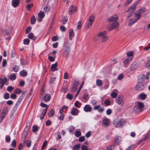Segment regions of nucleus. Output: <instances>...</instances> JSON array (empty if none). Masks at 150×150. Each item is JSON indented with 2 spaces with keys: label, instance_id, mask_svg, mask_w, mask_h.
I'll return each mask as SVG.
<instances>
[{
  "label": "nucleus",
  "instance_id": "nucleus-1",
  "mask_svg": "<svg viewBox=\"0 0 150 150\" xmlns=\"http://www.w3.org/2000/svg\"><path fill=\"white\" fill-rule=\"evenodd\" d=\"M71 44L69 42H66L64 44L63 50V54L66 58L69 56L71 51Z\"/></svg>",
  "mask_w": 150,
  "mask_h": 150
},
{
  "label": "nucleus",
  "instance_id": "nucleus-2",
  "mask_svg": "<svg viewBox=\"0 0 150 150\" xmlns=\"http://www.w3.org/2000/svg\"><path fill=\"white\" fill-rule=\"evenodd\" d=\"M146 86V84L143 81H139L136 84L135 88L137 91L144 89Z\"/></svg>",
  "mask_w": 150,
  "mask_h": 150
},
{
  "label": "nucleus",
  "instance_id": "nucleus-3",
  "mask_svg": "<svg viewBox=\"0 0 150 150\" xmlns=\"http://www.w3.org/2000/svg\"><path fill=\"white\" fill-rule=\"evenodd\" d=\"M116 101L119 105L123 106L124 104V100L123 96L122 95H119L116 98Z\"/></svg>",
  "mask_w": 150,
  "mask_h": 150
},
{
  "label": "nucleus",
  "instance_id": "nucleus-4",
  "mask_svg": "<svg viewBox=\"0 0 150 150\" xmlns=\"http://www.w3.org/2000/svg\"><path fill=\"white\" fill-rule=\"evenodd\" d=\"M119 24L117 22H110L108 26L109 27L110 30H112L117 27Z\"/></svg>",
  "mask_w": 150,
  "mask_h": 150
},
{
  "label": "nucleus",
  "instance_id": "nucleus-5",
  "mask_svg": "<svg viewBox=\"0 0 150 150\" xmlns=\"http://www.w3.org/2000/svg\"><path fill=\"white\" fill-rule=\"evenodd\" d=\"M77 8L76 6H75L71 5L69 11V14L70 15L74 13L76 11Z\"/></svg>",
  "mask_w": 150,
  "mask_h": 150
},
{
  "label": "nucleus",
  "instance_id": "nucleus-6",
  "mask_svg": "<svg viewBox=\"0 0 150 150\" xmlns=\"http://www.w3.org/2000/svg\"><path fill=\"white\" fill-rule=\"evenodd\" d=\"M118 17L117 14H115L113 16H111L108 19L110 22H117V20L118 19Z\"/></svg>",
  "mask_w": 150,
  "mask_h": 150
},
{
  "label": "nucleus",
  "instance_id": "nucleus-7",
  "mask_svg": "<svg viewBox=\"0 0 150 150\" xmlns=\"http://www.w3.org/2000/svg\"><path fill=\"white\" fill-rule=\"evenodd\" d=\"M125 120L123 119L120 120L116 125V127H119L124 126L125 124Z\"/></svg>",
  "mask_w": 150,
  "mask_h": 150
},
{
  "label": "nucleus",
  "instance_id": "nucleus-8",
  "mask_svg": "<svg viewBox=\"0 0 150 150\" xmlns=\"http://www.w3.org/2000/svg\"><path fill=\"white\" fill-rule=\"evenodd\" d=\"M79 82L76 81H74V85L71 89V91L72 92H74L77 90V88L76 87L79 85Z\"/></svg>",
  "mask_w": 150,
  "mask_h": 150
},
{
  "label": "nucleus",
  "instance_id": "nucleus-9",
  "mask_svg": "<svg viewBox=\"0 0 150 150\" xmlns=\"http://www.w3.org/2000/svg\"><path fill=\"white\" fill-rule=\"evenodd\" d=\"M92 108L89 105H86L83 108L84 110L86 112H90L92 111Z\"/></svg>",
  "mask_w": 150,
  "mask_h": 150
},
{
  "label": "nucleus",
  "instance_id": "nucleus-10",
  "mask_svg": "<svg viewBox=\"0 0 150 150\" xmlns=\"http://www.w3.org/2000/svg\"><path fill=\"white\" fill-rule=\"evenodd\" d=\"M19 0H13L12 2V6L14 7L18 6L19 3Z\"/></svg>",
  "mask_w": 150,
  "mask_h": 150
},
{
  "label": "nucleus",
  "instance_id": "nucleus-11",
  "mask_svg": "<svg viewBox=\"0 0 150 150\" xmlns=\"http://www.w3.org/2000/svg\"><path fill=\"white\" fill-rule=\"evenodd\" d=\"M0 83L1 84V88H2L5 83H6L7 81V79L6 77H4L3 79H2L0 78Z\"/></svg>",
  "mask_w": 150,
  "mask_h": 150
},
{
  "label": "nucleus",
  "instance_id": "nucleus-12",
  "mask_svg": "<svg viewBox=\"0 0 150 150\" xmlns=\"http://www.w3.org/2000/svg\"><path fill=\"white\" fill-rule=\"evenodd\" d=\"M106 32L104 31L98 33V36L100 38H103L106 35Z\"/></svg>",
  "mask_w": 150,
  "mask_h": 150
},
{
  "label": "nucleus",
  "instance_id": "nucleus-13",
  "mask_svg": "<svg viewBox=\"0 0 150 150\" xmlns=\"http://www.w3.org/2000/svg\"><path fill=\"white\" fill-rule=\"evenodd\" d=\"M114 140L115 145H118L119 143L120 142L121 137L118 136H117L114 138Z\"/></svg>",
  "mask_w": 150,
  "mask_h": 150
},
{
  "label": "nucleus",
  "instance_id": "nucleus-14",
  "mask_svg": "<svg viewBox=\"0 0 150 150\" xmlns=\"http://www.w3.org/2000/svg\"><path fill=\"white\" fill-rule=\"evenodd\" d=\"M103 125L105 126H108L110 124V121L108 119L105 118L103 119Z\"/></svg>",
  "mask_w": 150,
  "mask_h": 150
},
{
  "label": "nucleus",
  "instance_id": "nucleus-15",
  "mask_svg": "<svg viewBox=\"0 0 150 150\" xmlns=\"http://www.w3.org/2000/svg\"><path fill=\"white\" fill-rule=\"evenodd\" d=\"M69 38L71 40L72 39V38L74 35V33L73 30L72 29H70L69 33Z\"/></svg>",
  "mask_w": 150,
  "mask_h": 150
},
{
  "label": "nucleus",
  "instance_id": "nucleus-16",
  "mask_svg": "<svg viewBox=\"0 0 150 150\" xmlns=\"http://www.w3.org/2000/svg\"><path fill=\"white\" fill-rule=\"evenodd\" d=\"M47 108H45V109H44L43 110V111L40 116V119L41 120L42 119L44 118L46 113L47 112Z\"/></svg>",
  "mask_w": 150,
  "mask_h": 150
},
{
  "label": "nucleus",
  "instance_id": "nucleus-17",
  "mask_svg": "<svg viewBox=\"0 0 150 150\" xmlns=\"http://www.w3.org/2000/svg\"><path fill=\"white\" fill-rule=\"evenodd\" d=\"M138 67V65L137 63H134L132 64L130 67L131 70L133 71L136 69Z\"/></svg>",
  "mask_w": 150,
  "mask_h": 150
},
{
  "label": "nucleus",
  "instance_id": "nucleus-18",
  "mask_svg": "<svg viewBox=\"0 0 150 150\" xmlns=\"http://www.w3.org/2000/svg\"><path fill=\"white\" fill-rule=\"evenodd\" d=\"M71 113L73 115H77L78 113V110L74 108L72 109Z\"/></svg>",
  "mask_w": 150,
  "mask_h": 150
},
{
  "label": "nucleus",
  "instance_id": "nucleus-19",
  "mask_svg": "<svg viewBox=\"0 0 150 150\" xmlns=\"http://www.w3.org/2000/svg\"><path fill=\"white\" fill-rule=\"evenodd\" d=\"M137 21V19L132 18L130 19L129 21V25L131 26L133 24L136 22Z\"/></svg>",
  "mask_w": 150,
  "mask_h": 150
},
{
  "label": "nucleus",
  "instance_id": "nucleus-20",
  "mask_svg": "<svg viewBox=\"0 0 150 150\" xmlns=\"http://www.w3.org/2000/svg\"><path fill=\"white\" fill-rule=\"evenodd\" d=\"M139 96L142 100H144L146 98L147 95L144 93H142L140 94Z\"/></svg>",
  "mask_w": 150,
  "mask_h": 150
},
{
  "label": "nucleus",
  "instance_id": "nucleus-21",
  "mask_svg": "<svg viewBox=\"0 0 150 150\" xmlns=\"http://www.w3.org/2000/svg\"><path fill=\"white\" fill-rule=\"evenodd\" d=\"M133 111L135 113H137L142 111V110L138 107L136 106L133 108Z\"/></svg>",
  "mask_w": 150,
  "mask_h": 150
},
{
  "label": "nucleus",
  "instance_id": "nucleus-22",
  "mask_svg": "<svg viewBox=\"0 0 150 150\" xmlns=\"http://www.w3.org/2000/svg\"><path fill=\"white\" fill-rule=\"evenodd\" d=\"M57 63H56L55 64H53L52 65L51 67V70L54 71H57V69L55 68L57 67Z\"/></svg>",
  "mask_w": 150,
  "mask_h": 150
},
{
  "label": "nucleus",
  "instance_id": "nucleus-23",
  "mask_svg": "<svg viewBox=\"0 0 150 150\" xmlns=\"http://www.w3.org/2000/svg\"><path fill=\"white\" fill-rule=\"evenodd\" d=\"M51 98V96L50 94H46L44 97V100L46 101H49Z\"/></svg>",
  "mask_w": 150,
  "mask_h": 150
},
{
  "label": "nucleus",
  "instance_id": "nucleus-24",
  "mask_svg": "<svg viewBox=\"0 0 150 150\" xmlns=\"http://www.w3.org/2000/svg\"><path fill=\"white\" fill-rule=\"evenodd\" d=\"M96 85L98 86H101L103 85V82L100 79L96 80Z\"/></svg>",
  "mask_w": 150,
  "mask_h": 150
},
{
  "label": "nucleus",
  "instance_id": "nucleus-25",
  "mask_svg": "<svg viewBox=\"0 0 150 150\" xmlns=\"http://www.w3.org/2000/svg\"><path fill=\"white\" fill-rule=\"evenodd\" d=\"M28 38L29 39L33 40H35L36 39V37L33 35L32 33H30L28 35Z\"/></svg>",
  "mask_w": 150,
  "mask_h": 150
},
{
  "label": "nucleus",
  "instance_id": "nucleus-26",
  "mask_svg": "<svg viewBox=\"0 0 150 150\" xmlns=\"http://www.w3.org/2000/svg\"><path fill=\"white\" fill-rule=\"evenodd\" d=\"M135 10V8H134V7H133V6H132L129 10V11H130V13L129 14L132 16ZM128 11V10L127 11Z\"/></svg>",
  "mask_w": 150,
  "mask_h": 150
},
{
  "label": "nucleus",
  "instance_id": "nucleus-27",
  "mask_svg": "<svg viewBox=\"0 0 150 150\" xmlns=\"http://www.w3.org/2000/svg\"><path fill=\"white\" fill-rule=\"evenodd\" d=\"M135 10V8H134V7H133V6H132L129 10V11H130V13L129 14L132 16ZM128 11V10L127 11Z\"/></svg>",
  "mask_w": 150,
  "mask_h": 150
},
{
  "label": "nucleus",
  "instance_id": "nucleus-28",
  "mask_svg": "<svg viewBox=\"0 0 150 150\" xmlns=\"http://www.w3.org/2000/svg\"><path fill=\"white\" fill-rule=\"evenodd\" d=\"M54 109H51L48 112V115L50 117H52L54 114Z\"/></svg>",
  "mask_w": 150,
  "mask_h": 150
},
{
  "label": "nucleus",
  "instance_id": "nucleus-29",
  "mask_svg": "<svg viewBox=\"0 0 150 150\" xmlns=\"http://www.w3.org/2000/svg\"><path fill=\"white\" fill-rule=\"evenodd\" d=\"M22 100V99L21 98H18V101L16 103V105L13 108V110H15L16 109V107L17 105L20 103V102Z\"/></svg>",
  "mask_w": 150,
  "mask_h": 150
},
{
  "label": "nucleus",
  "instance_id": "nucleus-30",
  "mask_svg": "<svg viewBox=\"0 0 150 150\" xmlns=\"http://www.w3.org/2000/svg\"><path fill=\"white\" fill-rule=\"evenodd\" d=\"M36 19L35 18L34 16H33L31 18V23L32 24H34L35 23Z\"/></svg>",
  "mask_w": 150,
  "mask_h": 150
},
{
  "label": "nucleus",
  "instance_id": "nucleus-31",
  "mask_svg": "<svg viewBox=\"0 0 150 150\" xmlns=\"http://www.w3.org/2000/svg\"><path fill=\"white\" fill-rule=\"evenodd\" d=\"M132 60L131 58H130L129 59H128V58H127V59H125L123 62L124 64L125 65H126L128 64L129 62Z\"/></svg>",
  "mask_w": 150,
  "mask_h": 150
},
{
  "label": "nucleus",
  "instance_id": "nucleus-32",
  "mask_svg": "<svg viewBox=\"0 0 150 150\" xmlns=\"http://www.w3.org/2000/svg\"><path fill=\"white\" fill-rule=\"evenodd\" d=\"M38 16L40 18H42L44 17L45 16V15L44 12L41 11L40 13H38Z\"/></svg>",
  "mask_w": 150,
  "mask_h": 150
},
{
  "label": "nucleus",
  "instance_id": "nucleus-33",
  "mask_svg": "<svg viewBox=\"0 0 150 150\" xmlns=\"http://www.w3.org/2000/svg\"><path fill=\"white\" fill-rule=\"evenodd\" d=\"M16 78V75L15 74L12 73L10 76V79L12 81L14 80Z\"/></svg>",
  "mask_w": 150,
  "mask_h": 150
},
{
  "label": "nucleus",
  "instance_id": "nucleus-34",
  "mask_svg": "<svg viewBox=\"0 0 150 150\" xmlns=\"http://www.w3.org/2000/svg\"><path fill=\"white\" fill-rule=\"evenodd\" d=\"M133 53L132 52H128L127 53V55L128 56L127 58L128 59H129V58H131V59H132L133 58L132 55L133 54Z\"/></svg>",
  "mask_w": 150,
  "mask_h": 150
},
{
  "label": "nucleus",
  "instance_id": "nucleus-35",
  "mask_svg": "<svg viewBox=\"0 0 150 150\" xmlns=\"http://www.w3.org/2000/svg\"><path fill=\"white\" fill-rule=\"evenodd\" d=\"M80 147V144H78L74 145L73 148V150H79Z\"/></svg>",
  "mask_w": 150,
  "mask_h": 150
},
{
  "label": "nucleus",
  "instance_id": "nucleus-36",
  "mask_svg": "<svg viewBox=\"0 0 150 150\" xmlns=\"http://www.w3.org/2000/svg\"><path fill=\"white\" fill-rule=\"evenodd\" d=\"M20 74L21 76H25L27 75V73L25 71L23 70L20 72Z\"/></svg>",
  "mask_w": 150,
  "mask_h": 150
},
{
  "label": "nucleus",
  "instance_id": "nucleus-37",
  "mask_svg": "<svg viewBox=\"0 0 150 150\" xmlns=\"http://www.w3.org/2000/svg\"><path fill=\"white\" fill-rule=\"evenodd\" d=\"M8 111V109L6 107L4 108L2 110L1 112L2 114H6Z\"/></svg>",
  "mask_w": 150,
  "mask_h": 150
},
{
  "label": "nucleus",
  "instance_id": "nucleus-38",
  "mask_svg": "<svg viewBox=\"0 0 150 150\" xmlns=\"http://www.w3.org/2000/svg\"><path fill=\"white\" fill-rule=\"evenodd\" d=\"M109 39V37L106 35L102 39V42H106Z\"/></svg>",
  "mask_w": 150,
  "mask_h": 150
},
{
  "label": "nucleus",
  "instance_id": "nucleus-39",
  "mask_svg": "<svg viewBox=\"0 0 150 150\" xmlns=\"http://www.w3.org/2000/svg\"><path fill=\"white\" fill-rule=\"evenodd\" d=\"M137 106L142 110V109L144 107V104L143 103L139 102L138 103V105Z\"/></svg>",
  "mask_w": 150,
  "mask_h": 150
},
{
  "label": "nucleus",
  "instance_id": "nucleus-40",
  "mask_svg": "<svg viewBox=\"0 0 150 150\" xmlns=\"http://www.w3.org/2000/svg\"><path fill=\"white\" fill-rule=\"evenodd\" d=\"M95 18L93 16H91L90 17L88 21L93 23Z\"/></svg>",
  "mask_w": 150,
  "mask_h": 150
},
{
  "label": "nucleus",
  "instance_id": "nucleus-41",
  "mask_svg": "<svg viewBox=\"0 0 150 150\" xmlns=\"http://www.w3.org/2000/svg\"><path fill=\"white\" fill-rule=\"evenodd\" d=\"M24 43L25 45H28L29 44L30 40L28 39H25L24 40Z\"/></svg>",
  "mask_w": 150,
  "mask_h": 150
},
{
  "label": "nucleus",
  "instance_id": "nucleus-42",
  "mask_svg": "<svg viewBox=\"0 0 150 150\" xmlns=\"http://www.w3.org/2000/svg\"><path fill=\"white\" fill-rule=\"evenodd\" d=\"M19 67L18 66L15 65L14 67L12 68V70L13 71L15 72H18V69Z\"/></svg>",
  "mask_w": 150,
  "mask_h": 150
},
{
  "label": "nucleus",
  "instance_id": "nucleus-43",
  "mask_svg": "<svg viewBox=\"0 0 150 150\" xmlns=\"http://www.w3.org/2000/svg\"><path fill=\"white\" fill-rule=\"evenodd\" d=\"M145 10L144 8H141L137 12L138 14H140L141 16V14L145 11Z\"/></svg>",
  "mask_w": 150,
  "mask_h": 150
},
{
  "label": "nucleus",
  "instance_id": "nucleus-44",
  "mask_svg": "<svg viewBox=\"0 0 150 150\" xmlns=\"http://www.w3.org/2000/svg\"><path fill=\"white\" fill-rule=\"evenodd\" d=\"M14 92L15 93L19 94L21 93V91L19 88H17L15 89Z\"/></svg>",
  "mask_w": 150,
  "mask_h": 150
},
{
  "label": "nucleus",
  "instance_id": "nucleus-45",
  "mask_svg": "<svg viewBox=\"0 0 150 150\" xmlns=\"http://www.w3.org/2000/svg\"><path fill=\"white\" fill-rule=\"evenodd\" d=\"M33 4H28L26 6V8L28 10L30 11V8L33 7Z\"/></svg>",
  "mask_w": 150,
  "mask_h": 150
},
{
  "label": "nucleus",
  "instance_id": "nucleus-46",
  "mask_svg": "<svg viewBox=\"0 0 150 150\" xmlns=\"http://www.w3.org/2000/svg\"><path fill=\"white\" fill-rule=\"evenodd\" d=\"M9 94L8 93H5L4 96V98L5 99H7L9 98Z\"/></svg>",
  "mask_w": 150,
  "mask_h": 150
},
{
  "label": "nucleus",
  "instance_id": "nucleus-47",
  "mask_svg": "<svg viewBox=\"0 0 150 150\" xmlns=\"http://www.w3.org/2000/svg\"><path fill=\"white\" fill-rule=\"evenodd\" d=\"M32 28L30 26H29L25 30V33L28 34L29 32L31 30Z\"/></svg>",
  "mask_w": 150,
  "mask_h": 150
},
{
  "label": "nucleus",
  "instance_id": "nucleus-48",
  "mask_svg": "<svg viewBox=\"0 0 150 150\" xmlns=\"http://www.w3.org/2000/svg\"><path fill=\"white\" fill-rule=\"evenodd\" d=\"M82 24L81 21L79 22L77 24V29L78 30L80 29L81 28Z\"/></svg>",
  "mask_w": 150,
  "mask_h": 150
},
{
  "label": "nucleus",
  "instance_id": "nucleus-49",
  "mask_svg": "<svg viewBox=\"0 0 150 150\" xmlns=\"http://www.w3.org/2000/svg\"><path fill=\"white\" fill-rule=\"evenodd\" d=\"M73 96L70 93H68L67 95V98L70 100H71L73 98Z\"/></svg>",
  "mask_w": 150,
  "mask_h": 150
},
{
  "label": "nucleus",
  "instance_id": "nucleus-50",
  "mask_svg": "<svg viewBox=\"0 0 150 150\" xmlns=\"http://www.w3.org/2000/svg\"><path fill=\"white\" fill-rule=\"evenodd\" d=\"M85 138V137L84 136H81L79 137V142H83L84 141Z\"/></svg>",
  "mask_w": 150,
  "mask_h": 150
},
{
  "label": "nucleus",
  "instance_id": "nucleus-51",
  "mask_svg": "<svg viewBox=\"0 0 150 150\" xmlns=\"http://www.w3.org/2000/svg\"><path fill=\"white\" fill-rule=\"evenodd\" d=\"M75 135L76 137H79L81 135V132L79 131H76L75 133Z\"/></svg>",
  "mask_w": 150,
  "mask_h": 150
},
{
  "label": "nucleus",
  "instance_id": "nucleus-52",
  "mask_svg": "<svg viewBox=\"0 0 150 150\" xmlns=\"http://www.w3.org/2000/svg\"><path fill=\"white\" fill-rule=\"evenodd\" d=\"M13 88L11 86H9L7 88V90L9 92H11L13 89Z\"/></svg>",
  "mask_w": 150,
  "mask_h": 150
},
{
  "label": "nucleus",
  "instance_id": "nucleus-53",
  "mask_svg": "<svg viewBox=\"0 0 150 150\" xmlns=\"http://www.w3.org/2000/svg\"><path fill=\"white\" fill-rule=\"evenodd\" d=\"M134 148V145H132L128 147L125 150H133Z\"/></svg>",
  "mask_w": 150,
  "mask_h": 150
},
{
  "label": "nucleus",
  "instance_id": "nucleus-54",
  "mask_svg": "<svg viewBox=\"0 0 150 150\" xmlns=\"http://www.w3.org/2000/svg\"><path fill=\"white\" fill-rule=\"evenodd\" d=\"M117 93L115 92H112L111 94V96L113 98H115L117 97Z\"/></svg>",
  "mask_w": 150,
  "mask_h": 150
},
{
  "label": "nucleus",
  "instance_id": "nucleus-55",
  "mask_svg": "<svg viewBox=\"0 0 150 150\" xmlns=\"http://www.w3.org/2000/svg\"><path fill=\"white\" fill-rule=\"evenodd\" d=\"M81 104V103H79V101H77L75 103L74 105L76 107L79 108V104L80 105Z\"/></svg>",
  "mask_w": 150,
  "mask_h": 150
},
{
  "label": "nucleus",
  "instance_id": "nucleus-56",
  "mask_svg": "<svg viewBox=\"0 0 150 150\" xmlns=\"http://www.w3.org/2000/svg\"><path fill=\"white\" fill-rule=\"evenodd\" d=\"M11 146L13 147H15L16 146V142L15 140H13L11 143Z\"/></svg>",
  "mask_w": 150,
  "mask_h": 150
},
{
  "label": "nucleus",
  "instance_id": "nucleus-57",
  "mask_svg": "<svg viewBox=\"0 0 150 150\" xmlns=\"http://www.w3.org/2000/svg\"><path fill=\"white\" fill-rule=\"evenodd\" d=\"M40 106L42 107H46L45 108H47V110L48 109V106L46 104L42 103H40Z\"/></svg>",
  "mask_w": 150,
  "mask_h": 150
},
{
  "label": "nucleus",
  "instance_id": "nucleus-58",
  "mask_svg": "<svg viewBox=\"0 0 150 150\" xmlns=\"http://www.w3.org/2000/svg\"><path fill=\"white\" fill-rule=\"evenodd\" d=\"M141 16L140 15V14H139L137 13L135 14L134 16V17H136L137 18L136 19H137L138 20L140 18Z\"/></svg>",
  "mask_w": 150,
  "mask_h": 150
},
{
  "label": "nucleus",
  "instance_id": "nucleus-59",
  "mask_svg": "<svg viewBox=\"0 0 150 150\" xmlns=\"http://www.w3.org/2000/svg\"><path fill=\"white\" fill-rule=\"evenodd\" d=\"M105 104L107 105H110V101L108 99L106 100L105 101Z\"/></svg>",
  "mask_w": 150,
  "mask_h": 150
},
{
  "label": "nucleus",
  "instance_id": "nucleus-60",
  "mask_svg": "<svg viewBox=\"0 0 150 150\" xmlns=\"http://www.w3.org/2000/svg\"><path fill=\"white\" fill-rule=\"evenodd\" d=\"M60 29L62 31L64 32L66 31V28L64 26L62 25L60 27Z\"/></svg>",
  "mask_w": 150,
  "mask_h": 150
},
{
  "label": "nucleus",
  "instance_id": "nucleus-61",
  "mask_svg": "<svg viewBox=\"0 0 150 150\" xmlns=\"http://www.w3.org/2000/svg\"><path fill=\"white\" fill-rule=\"evenodd\" d=\"M44 10L46 12H48L50 10V7L49 6H45L44 8Z\"/></svg>",
  "mask_w": 150,
  "mask_h": 150
},
{
  "label": "nucleus",
  "instance_id": "nucleus-62",
  "mask_svg": "<svg viewBox=\"0 0 150 150\" xmlns=\"http://www.w3.org/2000/svg\"><path fill=\"white\" fill-rule=\"evenodd\" d=\"M47 142L46 141H45L42 144V149H43L45 148V147L46 146L47 144Z\"/></svg>",
  "mask_w": 150,
  "mask_h": 150
},
{
  "label": "nucleus",
  "instance_id": "nucleus-63",
  "mask_svg": "<svg viewBox=\"0 0 150 150\" xmlns=\"http://www.w3.org/2000/svg\"><path fill=\"white\" fill-rule=\"evenodd\" d=\"M146 67L147 68H150V59L147 61L146 64Z\"/></svg>",
  "mask_w": 150,
  "mask_h": 150
},
{
  "label": "nucleus",
  "instance_id": "nucleus-64",
  "mask_svg": "<svg viewBox=\"0 0 150 150\" xmlns=\"http://www.w3.org/2000/svg\"><path fill=\"white\" fill-rule=\"evenodd\" d=\"M58 39V37L57 36H54L52 38V40L53 41H57Z\"/></svg>",
  "mask_w": 150,
  "mask_h": 150
}]
</instances>
